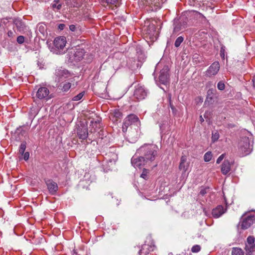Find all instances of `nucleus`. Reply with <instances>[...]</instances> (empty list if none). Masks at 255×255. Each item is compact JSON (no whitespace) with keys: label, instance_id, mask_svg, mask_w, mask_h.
<instances>
[{"label":"nucleus","instance_id":"6e6552de","mask_svg":"<svg viewBox=\"0 0 255 255\" xmlns=\"http://www.w3.org/2000/svg\"><path fill=\"white\" fill-rule=\"evenodd\" d=\"M49 90L46 87H39L36 93V97L40 100H48L51 98L49 95Z\"/></svg>","mask_w":255,"mask_h":255},{"label":"nucleus","instance_id":"c756f323","mask_svg":"<svg viewBox=\"0 0 255 255\" xmlns=\"http://www.w3.org/2000/svg\"><path fill=\"white\" fill-rule=\"evenodd\" d=\"M25 149H26V142H24L21 143L20 144V147H19V153L20 154L23 155V154L24 153V152L25 151Z\"/></svg>","mask_w":255,"mask_h":255},{"label":"nucleus","instance_id":"c9c22d12","mask_svg":"<svg viewBox=\"0 0 255 255\" xmlns=\"http://www.w3.org/2000/svg\"><path fill=\"white\" fill-rule=\"evenodd\" d=\"M225 87V84L223 81H220L217 84V88L220 90H223Z\"/></svg>","mask_w":255,"mask_h":255},{"label":"nucleus","instance_id":"473e14b6","mask_svg":"<svg viewBox=\"0 0 255 255\" xmlns=\"http://www.w3.org/2000/svg\"><path fill=\"white\" fill-rule=\"evenodd\" d=\"M148 170L144 168L142 172L140 175V177L143 178V179H146L148 177Z\"/></svg>","mask_w":255,"mask_h":255},{"label":"nucleus","instance_id":"f3484780","mask_svg":"<svg viewBox=\"0 0 255 255\" xmlns=\"http://www.w3.org/2000/svg\"><path fill=\"white\" fill-rule=\"evenodd\" d=\"M77 135L78 137L82 140L87 139L88 135L87 128L85 127L79 128L77 130Z\"/></svg>","mask_w":255,"mask_h":255},{"label":"nucleus","instance_id":"58836bf2","mask_svg":"<svg viewBox=\"0 0 255 255\" xmlns=\"http://www.w3.org/2000/svg\"><path fill=\"white\" fill-rule=\"evenodd\" d=\"M225 157V154H222L217 159L216 162L217 164H219Z\"/></svg>","mask_w":255,"mask_h":255},{"label":"nucleus","instance_id":"b1692460","mask_svg":"<svg viewBox=\"0 0 255 255\" xmlns=\"http://www.w3.org/2000/svg\"><path fill=\"white\" fill-rule=\"evenodd\" d=\"M220 137L219 133L218 131L215 130L212 132V141L213 142L217 141Z\"/></svg>","mask_w":255,"mask_h":255},{"label":"nucleus","instance_id":"79ce46f5","mask_svg":"<svg viewBox=\"0 0 255 255\" xmlns=\"http://www.w3.org/2000/svg\"><path fill=\"white\" fill-rule=\"evenodd\" d=\"M198 14H199V17H198L199 18H201L202 21L203 20H204V21L206 20V17L202 13H198Z\"/></svg>","mask_w":255,"mask_h":255},{"label":"nucleus","instance_id":"de8ad7c7","mask_svg":"<svg viewBox=\"0 0 255 255\" xmlns=\"http://www.w3.org/2000/svg\"><path fill=\"white\" fill-rule=\"evenodd\" d=\"M200 121H201V122H203L204 121V119H203V118H202V117L201 116H200Z\"/></svg>","mask_w":255,"mask_h":255},{"label":"nucleus","instance_id":"72a5a7b5","mask_svg":"<svg viewBox=\"0 0 255 255\" xmlns=\"http://www.w3.org/2000/svg\"><path fill=\"white\" fill-rule=\"evenodd\" d=\"M215 90L213 89H209L207 92V98L212 99L213 96L214 95Z\"/></svg>","mask_w":255,"mask_h":255},{"label":"nucleus","instance_id":"a211bd4d","mask_svg":"<svg viewBox=\"0 0 255 255\" xmlns=\"http://www.w3.org/2000/svg\"><path fill=\"white\" fill-rule=\"evenodd\" d=\"M153 250L154 247L147 244H144L142 246L141 249L138 252V254L139 255H146L150 252L153 251Z\"/></svg>","mask_w":255,"mask_h":255},{"label":"nucleus","instance_id":"9d476101","mask_svg":"<svg viewBox=\"0 0 255 255\" xmlns=\"http://www.w3.org/2000/svg\"><path fill=\"white\" fill-rule=\"evenodd\" d=\"M159 80L160 83L167 85L169 83V73L167 67L163 68L160 72Z\"/></svg>","mask_w":255,"mask_h":255},{"label":"nucleus","instance_id":"37998d69","mask_svg":"<svg viewBox=\"0 0 255 255\" xmlns=\"http://www.w3.org/2000/svg\"><path fill=\"white\" fill-rule=\"evenodd\" d=\"M118 0H106V1L108 3L114 4L118 1Z\"/></svg>","mask_w":255,"mask_h":255},{"label":"nucleus","instance_id":"8fccbe9b","mask_svg":"<svg viewBox=\"0 0 255 255\" xmlns=\"http://www.w3.org/2000/svg\"><path fill=\"white\" fill-rule=\"evenodd\" d=\"M222 54H223V52H222V50H221V55L222 56Z\"/></svg>","mask_w":255,"mask_h":255},{"label":"nucleus","instance_id":"423d86ee","mask_svg":"<svg viewBox=\"0 0 255 255\" xmlns=\"http://www.w3.org/2000/svg\"><path fill=\"white\" fill-rule=\"evenodd\" d=\"M255 238L250 236L247 238L245 250L247 255H253L255 252Z\"/></svg>","mask_w":255,"mask_h":255},{"label":"nucleus","instance_id":"2f4dec72","mask_svg":"<svg viewBox=\"0 0 255 255\" xmlns=\"http://www.w3.org/2000/svg\"><path fill=\"white\" fill-rule=\"evenodd\" d=\"M209 189V187H203L201 189L200 191V195H201L202 196H204L207 193Z\"/></svg>","mask_w":255,"mask_h":255},{"label":"nucleus","instance_id":"dca6fc26","mask_svg":"<svg viewBox=\"0 0 255 255\" xmlns=\"http://www.w3.org/2000/svg\"><path fill=\"white\" fill-rule=\"evenodd\" d=\"M226 211V209H224L222 205H219L212 210V214L214 218H218L225 213Z\"/></svg>","mask_w":255,"mask_h":255},{"label":"nucleus","instance_id":"f257e3e1","mask_svg":"<svg viewBox=\"0 0 255 255\" xmlns=\"http://www.w3.org/2000/svg\"><path fill=\"white\" fill-rule=\"evenodd\" d=\"M139 150L142 153L146 163L149 166L158 156V147L155 144H145L140 147Z\"/></svg>","mask_w":255,"mask_h":255},{"label":"nucleus","instance_id":"20e7f679","mask_svg":"<svg viewBox=\"0 0 255 255\" xmlns=\"http://www.w3.org/2000/svg\"><path fill=\"white\" fill-rule=\"evenodd\" d=\"M133 124H136L137 126L138 124H140V121L137 116L131 114L127 116L124 120L122 127L123 131L124 132H126L128 128Z\"/></svg>","mask_w":255,"mask_h":255},{"label":"nucleus","instance_id":"f8f14e48","mask_svg":"<svg viewBox=\"0 0 255 255\" xmlns=\"http://www.w3.org/2000/svg\"><path fill=\"white\" fill-rule=\"evenodd\" d=\"M131 162L132 165L135 168H141L144 165L148 164V163H146V160L143 156L132 158Z\"/></svg>","mask_w":255,"mask_h":255},{"label":"nucleus","instance_id":"4c0bfd02","mask_svg":"<svg viewBox=\"0 0 255 255\" xmlns=\"http://www.w3.org/2000/svg\"><path fill=\"white\" fill-rule=\"evenodd\" d=\"M58 0H57V1L54 0V3L52 4V7L53 8H56L57 9H60L61 8V4H59L57 5V3H58Z\"/></svg>","mask_w":255,"mask_h":255},{"label":"nucleus","instance_id":"9b49d317","mask_svg":"<svg viewBox=\"0 0 255 255\" xmlns=\"http://www.w3.org/2000/svg\"><path fill=\"white\" fill-rule=\"evenodd\" d=\"M219 69L220 64L219 62H214L207 70L206 75L209 77L214 76L218 73Z\"/></svg>","mask_w":255,"mask_h":255},{"label":"nucleus","instance_id":"c03bdc74","mask_svg":"<svg viewBox=\"0 0 255 255\" xmlns=\"http://www.w3.org/2000/svg\"><path fill=\"white\" fill-rule=\"evenodd\" d=\"M69 28H70V30H71L72 31H74L76 29V27L74 25L72 24V25H70Z\"/></svg>","mask_w":255,"mask_h":255},{"label":"nucleus","instance_id":"f704fd0d","mask_svg":"<svg viewBox=\"0 0 255 255\" xmlns=\"http://www.w3.org/2000/svg\"><path fill=\"white\" fill-rule=\"evenodd\" d=\"M200 250H201V247L200 246L195 245L192 248L191 251L193 253H198L200 251Z\"/></svg>","mask_w":255,"mask_h":255},{"label":"nucleus","instance_id":"4468645a","mask_svg":"<svg viewBox=\"0 0 255 255\" xmlns=\"http://www.w3.org/2000/svg\"><path fill=\"white\" fill-rule=\"evenodd\" d=\"M46 184L49 193L52 195L55 194L58 189L57 184L51 179L47 180Z\"/></svg>","mask_w":255,"mask_h":255},{"label":"nucleus","instance_id":"e433bc0d","mask_svg":"<svg viewBox=\"0 0 255 255\" xmlns=\"http://www.w3.org/2000/svg\"><path fill=\"white\" fill-rule=\"evenodd\" d=\"M16 41L19 44H22L24 41V37L23 36H19L17 37Z\"/></svg>","mask_w":255,"mask_h":255},{"label":"nucleus","instance_id":"aec40b11","mask_svg":"<svg viewBox=\"0 0 255 255\" xmlns=\"http://www.w3.org/2000/svg\"><path fill=\"white\" fill-rule=\"evenodd\" d=\"M231 170V164L228 160H225L221 165V171L223 174H228Z\"/></svg>","mask_w":255,"mask_h":255},{"label":"nucleus","instance_id":"49530a36","mask_svg":"<svg viewBox=\"0 0 255 255\" xmlns=\"http://www.w3.org/2000/svg\"><path fill=\"white\" fill-rule=\"evenodd\" d=\"M252 81L253 83V86L254 88H255V76L253 77Z\"/></svg>","mask_w":255,"mask_h":255},{"label":"nucleus","instance_id":"ddd939ff","mask_svg":"<svg viewBox=\"0 0 255 255\" xmlns=\"http://www.w3.org/2000/svg\"><path fill=\"white\" fill-rule=\"evenodd\" d=\"M66 43V38L63 36L56 37L54 40V47L59 50H62Z\"/></svg>","mask_w":255,"mask_h":255},{"label":"nucleus","instance_id":"2eb2a0df","mask_svg":"<svg viewBox=\"0 0 255 255\" xmlns=\"http://www.w3.org/2000/svg\"><path fill=\"white\" fill-rule=\"evenodd\" d=\"M189 166V163L187 162V158L186 156L183 155L180 159V162L179 165V169L182 170L183 173L186 172Z\"/></svg>","mask_w":255,"mask_h":255},{"label":"nucleus","instance_id":"ea45409f","mask_svg":"<svg viewBox=\"0 0 255 255\" xmlns=\"http://www.w3.org/2000/svg\"><path fill=\"white\" fill-rule=\"evenodd\" d=\"M23 154V159L25 160H27L29 158V153L28 152H24Z\"/></svg>","mask_w":255,"mask_h":255},{"label":"nucleus","instance_id":"a19ab883","mask_svg":"<svg viewBox=\"0 0 255 255\" xmlns=\"http://www.w3.org/2000/svg\"><path fill=\"white\" fill-rule=\"evenodd\" d=\"M7 35L9 37H13L14 36V33L12 31L9 30L7 32Z\"/></svg>","mask_w":255,"mask_h":255},{"label":"nucleus","instance_id":"7ed1b4c3","mask_svg":"<svg viewBox=\"0 0 255 255\" xmlns=\"http://www.w3.org/2000/svg\"><path fill=\"white\" fill-rule=\"evenodd\" d=\"M255 220V215L248 213L244 214L241 219L239 225L243 230L248 229L254 223Z\"/></svg>","mask_w":255,"mask_h":255},{"label":"nucleus","instance_id":"09e8293b","mask_svg":"<svg viewBox=\"0 0 255 255\" xmlns=\"http://www.w3.org/2000/svg\"><path fill=\"white\" fill-rule=\"evenodd\" d=\"M157 162H156L155 165L153 166V167L157 166Z\"/></svg>","mask_w":255,"mask_h":255},{"label":"nucleus","instance_id":"5701e85b","mask_svg":"<svg viewBox=\"0 0 255 255\" xmlns=\"http://www.w3.org/2000/svg\"><path fill=\"white\" fill-rule=\"evenodd\" d=\"M232 255H244V252L241 248H233L232 251Z\"/></svg>","mask_w":255,"mask_h":255},{"label":"nucleus","instance_id":"39448f33","mask_svg":"<svg viewBox=\"0 0 255 255\" xmlns=\"http://www.w3.org/2000/svg\"><path fill=\"white\" fill-rule=\"evenodd\" d=\"M252 149L249 138L247 137H243L239 142V149L242 152L243 155L249 154Z\"/></svg>","mask_w":255,"mask_h":255},{"label":"nucleus","instance_id":"3c124183","mask_svg":"<svg viewBox=\"0 0 255 255\" xmlns=\"http://www.w3.org/2000/svg\"><path fill=\"white\" fill-rule=\"evenodd\" d=\"M222 54H223V52H222V50H221V55L222 56Z\"/></svg>","mask_w":255,"mask_h":255},{"label":"nucleus","instance_id":"c85d7f7f","mask_svg":"<svg viewBox=\"0 0 255 255\" xmlns=\"http://www.w3.org/2000/svg\"><path fill=\"white\" fill-rule=\"evenodd\" d=\"M84 94H85V92H82L79 93V94H78L77 95L74 96L72 100L74 101H78L81 100L83 98Z\"/></svg>","mask_w":255,"mask_h":255},{"label":"nucleus","instance_id":"6ab92c4d","mask_svg":"<svg viewBox=\"0 0 255 255\" xmlns=\"http://www.w3.org/2000/svg\"><path fill=\"white\" fill-rule=\"evenodd\" d=\"M84 50L81 48L76 49L73 53L74 59L76 61H80L84 55Z\"/></svg>","mask_w":255,"mask_h":255},{"label":"nucleus","instance_id":"cd10ccee","mask_svg":"<svg viewBox=\"0 0 255 255\" xmlns=\"http://www.w3.org/2000/svg\"><path fill=\"white\" fill-rule=\"evenodd\" d=\"M167 99H168V100L169 102V106H170L172 112H174L176 111V109L171 102V94H168L167 95Z\"/></svg>","mask_w":255,"mask_h":255},{"label":"nucleus","instance_id":"7c9ffc66","mask_svg":"<svg viewBox=\"0 0 255 255\" xmlns=\"http://www.w3.org/2000/svg\"><path fill=\"white\" fill-rule=\"evenodd\" d=\"M38 30L41 33H44L45 30V25L43 23L38 24Z\"/></svg>","mask_w":255,"mask_h":255},{"label":"nucleus","instance_id":"412c9836","mask_svg":"<svg viewBox=\"0 0 255 255\" xmlns=\"http://www.w3.org/2000/svg\"><path fill=\"white\" fill-rule=\"evenodd\" d=\"M186 24L184 23H182L180 22H176L175 23V26L174 28L173 32L174 33H177L179 31L183 30L186 28Z\"/></svg>","mask_w":255,"mask_h":255},{"label":"nucleus","instance_id":"f03ea898","mask_svg":"<svg viewBox=\"0 0 255 255\" xmlns=\"http://www.w3.org/2000/svg\"><path fill=\"white\" fill-rule=\"evenodd\" d=\"M55 80L57 83H60L64 80L73 77L72 74L66 69L59 67L55 69Z\"/></svg>","mask_w":255,"mask_h":255},{"label":"nucleus","instance_id":"bb28decb","mask_svg":"<svg viewBox=\"0 0 255 255\" xmlns=\"http://www.w3.org/2000/svg\"><path fill=\"white\" fill-rule=\"evenodd\" d=\"M184 38L182 36L178 37L175 40L174 45L176 47H178L183 42Z\"/></svg>","mask_w":255,"mask_h":255},{"label":"nucleus","instance_id":"a18cd8bd","mask_svg":"<svg viewBox=\"0 0 255 255\" xmlns=\"http://www.w3.org/2000/svg\"><path fill=\"white\" fill-rule=\"evenodd\" d=\"M65 24H60L59 25H58V28L60 30H63L64 29V28L65 27Z\"/></svg>","mask_w":255,"mask_h":255},{"label":"nucleus","instance_id":"603ef678","mask_svg":"<svg viewBox=\"0 0 255 255\" xmlns=\"http://www.w3.org/2000/svg\"><path fill=\"white\" fill-rule=\"evenodd\" d=\"M74 254H75V255H77V253L75 252H74V254L73 255H74Z\"/></svg>","mask_w":255,"mask_h":255},{"label":"nucleus","instance_id":"0eeeda50","mask_svg":"<svg viewBox=\"0 0 255 255\" xmlns=\"http://www.w3.org/2000/svg\"><path fill=\"white\" fill-rule=\"evenodd\" d=\"M58 86L60 89L64 92H67L72 87V86H76L77 82L75 81V77H72L66 80L60 82Z\"/></svg>","mask_w":255,"mask_h":255},{"label":"nucleus","instance_id":"393cba45","mask_svg":"<svg viewBox=\"0 0 255 255\" xmlns=\"http://www.w3.org/2000/svg\"><path fill=\"white\" fill-rule=\"evenodd\" d=\"M213 157L212 153L211 151L207 152L204 155V160L205 162L210 161Z\"/></svg>","mask_w":255,"mask_h":255},{"label":"nucleus","instance_id":"4be33fe9","mask_svg":"<svg viewBox=\"0 0 255 255\" xmlns=\"http://www.w3.org/2000/svg\"><path fill=\"white\" fill-rule=\"evenodd\" d=\"M13 23L18 31H20L24 30V24L21 20L15 19L13 21Z\"/></svg>","mask_w":255,"mask_h":255},{"label":"nucleus","instance_id":"1a4fd4ad","mask_svg":"<svg viewBox=\"0 0 255 255\" xmlns=\"http://www.w3.org/2000/svg\"><path fill=\"white\" fill-rule=\"evenodd\" d=\"M134 96L138 100L144 99L147 95V92L144 88L138 85L134 90Z\"/></svg>","mask_w":255,"mask_h":255},{"label":"nucleus","instance_id":"a878e982","mask_svg":"<svg viewBox=\"0 0 255 255\" xmlns=\"http://www.w3.org/2000/svg\"><path fill=\"white\" fill-rule=\"evenodd\" d=\"M112 115H113L114 117H115L117 119H120L122 116V113L119 110L115 109L113 111Z\"/></svg>","mask_w":255,"mask_h":255}]
</instances>
